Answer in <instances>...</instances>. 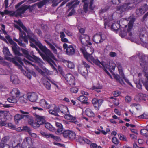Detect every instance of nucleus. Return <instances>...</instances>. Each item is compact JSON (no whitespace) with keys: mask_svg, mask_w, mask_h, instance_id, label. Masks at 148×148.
<instances>
[{"mask_svg":"<svg viewBox=\"0 0 148 148\" xmlns=\"http://www.w3.org/2000/svg\"><path fill=\"white\" fill-rule=\"evenodd\" d=\"M29 41L30 45L32 48L36 47L37 45L40 50L44 53H41L40 55L44 60L46 61L53 69H56L54 65H56L54 61L53 60H56V58L53 53L45 46H43L42 44L39 41H37L35 40V41Z\"/></svg>","mask_w":148,"mask_h":148,"instance_id":"obj_1","label":"nucleus"},{"mask_svg":"<svg viewBox=\"0 0 148 148\" xmlns=\"http://www.w3.org/2000/svg\"><path fill=\"white\" fill-rule=\"evenodd\" d=\"M7 59L8 60V61L14 64L15 65L17 66L18 69H20L21 71L23 70L22 67V66L18 64L17 62L24 66H25L24 65L23 62V61L25 64L26 65H31L34 66L33 64L27 60L25 58H24L22 59L21 57H16L15 58H8Z\"/></svg>","mask_w":148,"mask_h":148,"instance_id":"obj_2","label":"nucleus"},{"mask_svg":"<svg viewBox=\"0 0 148 148\" xmlns=\"http://www.w3.org/2000/svg\"><path fill=\"white\" fill-rule=\"evenodd\" d=\"M7 59L8 60V61L14 64L15 65L17 66L18 69H20L21 71L23 70L22 67V66L18 64L17 62L24 66H25L24 65L23 62V61L25 64L26 65H31L34 66L33 64L27 60L25 58H24L22 59L21 57H16L15 58H8Z\"/></svg>","mask_w":148,"mask_h":148,"instance_id":"obj_3","label":"nucleus"},{"mask_svg":"<svg viewBox=\"0 0 148 148\" xmlns=\"http://www.w3.org/2000/svg\"><path fill=\"white\" fill-rule=\"evenodd\" d=\"M18 24L23 30L25 31L27 34V37L29 39V40L31 41H35V40L37 39L36 36L32 32L29 28H27L24 25L23 23L21 22L19 23Z\"/></svg>","mask_w":148,"mask_h":148,"instance_id":"obj_4","label":"nucleus"},{"mask_svg":"<svg viewBox=\"0 0 148 148\" xmlns=\"http://www.w3.org/2000/svg\"><path fill=\"white\" fill-rule=\"evenodd\" d=\"M7 119L6 114L3 112L1 113L0 115V126H8L10 129L15 130L16 127L14 125L11 123H6Z\"/></svg>","mask_w":148,"mask_h":148,"instance_id":"obj_5","label":"nucleus"},{"mask_svg":"<svg viewBox=\"0 0 148 148\" xmlns=\"http://www.w3.org/2000/svg\"><path fill=\"white\" fill-rule=\"evenodd\" d=\"M22 51L24 55V56L29 60L34 61L38 63H40L42 62V60L41 59L37 57L34 55L31 56L29 53L28 51L23 49L21 48Z\"/></svg>","mask_w":148,"mask_h":148,"instance_id":"obj_6","label":"nucleus"},{"mask_svg":"<svg viewBox=\"0 0 148 148\" xmlns=\"http://www.w3.org/2000/svg\"><path fill=\"white\" fill-rule=\"evenodd\" d=\"M11 94L12 96L8 98L7 101L10 103H16L17 101L15 98L19 97L20 95V92L18 89L14 88L12 89Z\"/></svg>","mask_w":148,"mask_h":148,"instance_id":"obj_7","label":"nucleus"},{"mask_svg":"<svg viewBox=\"0 0 148 148\" xmlns=\"http://www.w3.org/2000/svg\"><path fill=\"white\" fill-rule=\"evenodd\" d=\"M78 0H74L68 3L66 6L69 8V10L73 9L67 15L68 17H70L74 14L75 13V10L74 9L79 4L80 1Z\"/></svg>","mask_w":148,"mask_h":148,"instance_id":"obj_8","label":"nucleus"},{"mask_svg":"<svg viewBox=\"0 0 148 148\" xmlns=\"http://www.w3.org/2000/svg\"><path fill=\"white\" fill-rule=\"evenodd\" d=\"M106 37L104 34L101 33H97L95 34L93 37V40L95 43L99 44L101 43L106 39Z\"/></svg>","mask_w":148,"mask_h":148,"instance_id":"obj_9","label":"nucleus"},{"mask_svg":"<svg viewBox=\"0 0 148 148\" xmlns=\"http://www.w3.org/2000/svg\"><path fill=\"white\" fill-rule=\"evenodd\" d=\"M65 79L67 84L70 85H75V78L74 76L70 73L67 74L64 77Z\"/></svg>","mask_w":148,"mask_h":148,"instance_id":"obj_10","label":"nucleus"},{"mask_svg":"<svg viewBox=\"0 0 148 148\" xmlns=\"http://www.w3.org/2000/svg\"><path fill=\"white\" fill-rule=\"evenodd\" d=\"M137 55L140 59V65L145 70V69L147 67V63L145 60V56L142 53H138Z\"/></svg>","mask_w":148,"mask_h":148,"instance_id":"obj_11","label":"nucleus"},{"mask_svg":"<svg viewBox=\"0 0 148 148\" xmlns=\"http://www.w3.org/2000/svg\"><path fill=\"white\" fill-rule=\"evenodd\" d=\"M78 37L81 41L82 45L85 46L86 45L87 42L90 40V37L89 36L86 34H78Z\"/></svg>","mask_w":148,"mask_h":148,"instance_id":"obj_12","label":"nucleus"},{"mask_svg":"<svg viewBox=\"0 0 148 148\" xmlns=\"http://www.w3.org/2000/svg\"><path fill=\"white\" fill-rule=\"evenodd\" d=\"M29 8V7L27 6V5H22L16 10L17 15H16L19 16L21 17L22 14H24L27 10Z\"/></svg>","mask_w":148,"mask_h":148,"instance_id":"obj_13","label":"nucleus"},{"mask_svg":"<svg viewBox=\"0 0 148 148\" xmlns=\"http://www.w3.org/2000/svg\"><path fill=\"white\" fill-rule=\"evenodd\" d=\"M15 28H16L18 29L20 31L19 35L20 36V39H23V41L25 43L28 44V40L27 38V35L25 32L23 31H22L21 28L18 25H16L15 27Z\"/></svg>","mask_w":148,"mask_h":148,"instance_id":"obj_14","label":"nucleus"},{"mask_svg":"<svg viewBox=\"0 0 148 148\" xmlns=\"http://www.w3.org/2000/svg\"><path fill=\"white\" fill-rule=\"evenodd\" d=\"M95 108L97 110H98L102 103L101 100H98L96 98H94L92 101Z\"/></svg>","mask_w":148,"mask_h":148,"instance_id":"obj_15","label":"nucleus"},{"mask_svg":"<svg viewBox=\"0 0 148 148\" xmlns=\"http://www.w3.org/2000/svg\"><path fill=\"white\" fill-rule=\"evenodd\" d=\"M130 3L124 4L123 5L117 6L116 8V11L119 14H122L126 10L128 6Z\"/></svg>","mask_w":148,"mask_h":148,"instance_id":"obj_16","label":"nucleus"},{"mask_svg":"<svg viewBox=\"0 0 148 148\" xmlns=\"http://www.w3.org/2000/svg\"><path fill=\"white\" fill-rule=\"evenodd\" d=\"M34 115L36 117V121L40 125L44 124L46 123V121L44 116L38 115L36 114H34Z\"/></svg>","mask_w":148,"mask_h":148,"instance_id":"obj_17","label":"nucleus"},{"mask_svg":"<svg viewBox=\"0 0 148 148\" xmlns=\"http://www.w3.org/2000/svg\"><path fill=\"white\" fill-rule=\"evenodd\" d=\"M28 99L31 102H35L36 101L38 98L37 94L34 92L29 93L27 94Z\"/></svg>","mask_w":148,"mask_h":148,"instance_id":"obj_18","label":"nucleus"},{"mask_svg":"<svg viewBox=\"0 0 148 148\" xmlns=\"http://www.w3.org/2000/svg\"><path fill=\"white\" fill-rule=\"evenodd\" d=\"M64 118L69 121L74 123L75 124H78V122L76 119V117L69 114L64 116Z\"/></svg>","mask_w":148,"mask_h":148,"instance_id":"obj_19","label":"nucleus"},{"mask_svg":"<svg viewBox=\"0 0 148 148\" xmlns=\"http://www.w3.org/2000/svg\"><path fill=\"white\" fill-rule=\"evenodd\" d=\"M49 112L51 114L58 116L59 115L58 113L60 112V108L56 106L53 107V109H50Z\"/></svg>","mask_w":148,"mask_h":148,"instance_id":"obj_20","label":"nucleus"},{"mask_svg":"<svg viewBox=\"0 0 148 148\" xmlns=\"http://www.w3.org/2000/svg\"><path fill=\"white\" fill-rule=\"evenodd\" d=\"M82 51L83 53L85 58L88 61H92L95 59L92 56V54L93 52H92L91 54L88 53L87 52H85L82 48L80 49Z\"/></svg>","mask_w":148,"mask_h":148,"instance_id":"obj_21","label":"nucleus"},{"mask_svg":"<svg viewBox=\"0 0 148 148\" xmlns=\"http://www.w3.org/2000/svg\"><path fill=\"white\" fill-rule=\"evenodd\" d=\"M140 38L141 41L144 43L148 44V35L144 34L140 32Z\"/></svg>","mask_w":148,"mask_h":148,"instance_id":"obj_22","label":"nucleus"},{"mask_svg":"<svg viewBox=\"0 0 148 148\" xmlns=\"http://www.w3.org/2000/svg\"><path fill=\"white\" fill-rule=\"evenodd\" d=\"M11 45H12V50L16 55L19 56H21L22 55V54L18 50L17 48V45L15 42Z\"/></svg>","mask_w":148,"mask_h":148,"instance_id":"obj_23","label":"nucleus"},{"mask_svg":"<svg viewBox=\"0 0 148 148\" xmlns=\"http://www.w3.org/2000/svg\"><path fill=\"white\" fill-rule=\"evenodd\" d=\"M29 115L17 114L15 115L14 116L15 123L16 124H18L19 123V121L21 119L25 117H27V118H29Z\"/></svg>","mask_w":148,"mask_h":148,"instance_id":"obj_24","label":"nucleus"},{"mask_svg":"<svg viewBox=\"0 0 148 148\" xmlns=\"http://www.w3.org/2000/svg\"><path fill=\"white\" fill-rule=\"evenodd\" d=\"M56 125L57 127L56 133L57 134H61L63 131V127L62 124L59 122H56Z\"/></svg>","mask_w":148,"mask_h":148,"instance_id":"obj_25","label":"nucleus"},{"mask_svg":"<svg viewBox=\"0 0 148 148\" xmlns=\"http://www.w3.org/2000/svg\"><path fill=\"white\" fill-rule=\"evenodd\" d=\"M40 104L42 107L49 109L51 107V105L49 104L45 99H42L40 101Z\"/></svg>","mask_w":148,"mask_h":148,"instance_id":"obj_26","label":"nucleus"},{"mask_svg":"<svg viewBox=\"0 0 148 148\" xmlns=\"http://www.w3.org/2000/svg\"><path fill=\"white\" fill-rule=\"evenodd\" d=\"M28 123L34 129H36L40 126V125L38 122L36 121V120L34 122L32 119H30L28 121Z\"/></svg>","mask_w":148,"mask_h":148,"instance_id":"obj_27","label":"nucleus"},{"mask_svg":"<svg viewBox=\"0 0 148 148\" xmlns=\"http://www.w3.org/2000/svg\"><path fill=\"white\" fill-rule=\"evenodd\" d=\"M10 81L12 83L15 84H18L20 82L18 76L14 75H12L10 77Z\"/></svg>","mask_w":148,"mask_h":148,"instance_id":"obj_28","label":"nucleus"},{"mask_svg":"<svg viewBox=\"0 0 148 148\" xmlns=\"http://www.w3.org/2000/svg\"><path fill=\"white\" fill-rule=\"evenodd\" d=\"M77 99L79 100L82 103L84 104H86L87 105L89 104V103L87 101L88 99V97L84 95H81L78 97Z\"/></svg>","mask_w":148,"mask_h":148,"instance_id":"obj_29","label":"nucleus"},{"mask_svg":"<svg viewBox=\"0 0 148 148\" xmlns=\"http://www.w3.org/2000/svg\"><path fill=\"white\" fill-rule=\"evenodd\" d=\"M66 53L69 55H72L75 53V49L72 45H69L66 50Z\"/></svg>","mask_w":148,"mask_h":148,"instance_id":"obj_30","label":"nucleus"},{"mask_svg":"<svg viewBox=\"0 0 148 148\" xmlns=\"http://www.w3.org/2000/svg\"><path fill=\"white\" fill-rule=\"evenodd\" d=\"M3 51L4 54L5 58L7 60L8 58H10L9 56H12L11 54L9 51V50L8 47H4L3 48Z\"/></svg>","mask_w":148,"mask_h":148,"instance_id":"obj_31","label":"nucleus"},{"mask_svg":"<svg viewBox=\"0 0 148 148\" xmlns=\"http://www.w3.org/2000/svg\"><path fill=\"white\" fill-rule=\"evenodd\" d=\"M64 114V116L69 113L68 108L66 106L62 105L61 109H60V112Z\"/></svg>","mask_w":148,"mask_h":148,"instance_id":"obj_32","label":"nucleus"},{"mask_svg":"<svg viewBox=\"0 0 148 148\" xmlns=\"http://www.w3.org/2000/svg\"><path fill=\"white\" fill-rule=\"evenodd\" d=\"M49 3V0H43L37 3L36 4L38 8H41L44 5Z\"/></svg>","mask_w":148,"mask_h":148,"instance_id":"obj_33","label":"nucleus"},{"mask_svg":"<svg viewBox=\"0 0 148 148\" xmlns=\"http://www.w3.org/2000/svg\"><path fill=\"white\" fill-rule=\"evenodd\" d=\"M23 129L24 130L27 132L32 137L34 138L36 137L37 135L36 134L32 132L31 130L27 126L24 127Z\"/></svg>","mask_w":148,"mask_h":148,"instance_id":"obj_34","label":"nucleus"},{"mask_svg":"<svg viewBox=\"0 0 148 148\" xmlns=\"http://www.w3.org/2000/svg\"><path fill=\"white\" fill-rule=\"evenodd\" d=\"M85 112L86 114L89 117H94L95 116L93 111L89 108H86Z\"/></svg>","mask_w":148,"mask_h":148,"instance_id":"obj_35","label":"nucleus"},{"mask_svg":"<svg viewBox=\"0 0 148 148\" xmlns=\"http://www.w3.org/2000/svg\"><path fill=\"white\" fill-rule=\"evenodd\" d=\"M46 78L43 79L42 81L44 85L45 88L48 90H50L51 88V84L46 79Z\"/></svg>","mask_w":148,"mask_h":148,"instance_id":"obj_36","label":"nucleus"},{"mask_svg":"<svg viewBox=\"0 0 148 148\" xmlns=\"http://www.w3.org/2000/svg\"><path fill=\"white\" fill-rule=\"evenodd\" d=\"M114 77L116 81L122 85H125V84L124 82L123 79L120 77L119 75H115L114 76Z\"/></svg>","mask_w":148,"mask_h":148,"instance_id":"obj_37","label":"nucleus"},{"mask_svg":"<svg viewBox=\"0 0 148 148\" xmlns=\"http://www.w3.org/2000/svg\"><path fill=\"white\" fill-rule=\"evenodd\" d=\"M20 39V36L19 35V40H18L17 39H16V38H14L13 40L17 42L18 44L21 46L22 47H26V44H27L26 43H23L22 42L23 41V39Z\"/></svg>","mask_w":148,"mask_h":148,"instance_id":"obj_38","label":"nucleus"},{"mask_svg":"<svg viewBox=\"0 0 148 148\" xmlns=\"http://www.w3.org/2000/svg\"><path fill=\"white\" fill-rule=\"evenodd\" d=\"M145 76L146 77L145 81H142L143 84L145 86L146 90L148 91V74H145Z\"/></svg>","mask_w":148,"mask_h":148,"instance_id":"obj_39","label":"nucleus"},{"mask_svg":"<svg viewBox=\"0 0 148 148\" xmlns=\"http://www.w3.org/2000/svg\"><path fill=\"white\" fill-rule=\"evenodd\" d=\"M92 62L96 65L99 66L101 68L102 67L100 65V64L102 65L103 66H104V62H100L98 59H94Z\"/></svg>","mask_w":148,"mask_h":148,"instance_id":"obj_40","label":"nucleus"},{"mask_svg":"<svg viewBox=\"0 0 148 148\" xmlns=\"http://www.w3.org/2000/svg\"><path fill=\"white\" fill-rule=\"evenodd\" d=\"M76 136L75 133L72 131L70 130V133L69 134L68 138L70 140H73L75 139Z\"/></svg>","mask_w":148,"mask_h":148,"instance_id":"obj_41","label":"nucleus"},{"mask_svg":"<svg viewBox=\"0 0 148 148\" xmlns=\"http://www.w3.org/2000/svg\"><path fill=\"white\" fill-rule=\"evenodd\" d=\"M64 62L66 64L68 67L70 69H73L74 68L75 65L71 61L65 60Z\"/></svg>","mask_w":148,"mask_h":148,"instance_id":"obj_42","label":"nucleus"},{"mask_svg":"<svg viewBox=\"0 0 148 148\" xmlns=\"http://www.w3.org/2000/svg\"><path fill=\"white\" fill-rule=\"evenodd\" d=\"M134 19H133L132 20L130 21L127 28V32H130L132 29L133 26V23L134 21Z\"/></svg>","mask_w":148,"mask_h":148,"instance_id":"obj_43","label":"nucleus"},{"mask_svg":"<svg viewBox=\"0 0 148 148\" xmlns=\"http://www.w3.org/2000/svg\"><path fill=\"white\" fill-rule=\"evenodd\" d=\"M45 127L48 130L50 131H53L54 130V128L49 123H45Z\"/></svg>","mask_w":148,"mask_h":148,"instance_id":"obj_44","label":"nucleus"},{"mask_svg":"<svg viewBox=\"0 0 148 148\" xmlns=\"http://www.w3.org/2000/svg\"><path fill=\"white\" fill-rule=\"evenodd\" d=\"M27 95H24L20 98V102L22 103H26L27 101Z\"/></svg>","mask_w":148,"mask_h":148,"instance_id":"obj_45","label":"nucleus"},{"mask_svg":"<svg viewBox=\"0 0 148 148\" xmlns=\"http://www.w3.org/2000/svg\"><path fill=\"white\" fill-rule=\"evenodd\" d=\"M119 24L117 23H113L111 26L110 27L111 29L112 30L114 31H117L119 29V28L117 26H119Z\"/></svg>","mask_w":148,"mask_h":148,"instance_id":"obj_46","label":"nucleus"},{"mask_svg":"<svg viewBox=\"0 0 148 148\" xmlns=\"http://www.w3.org/2000/svg\"><path fill=\"white\" fill-rule=\"evenodd\" d=\"M80 72L82 75L86 77L88 73L87 69L85 68H81Z\"/></svg>","mask_w":148,"mask_h":148,"instance_id":"obj_47","label":"nucleus"},{"mask_svg":"<svg viewBox=\"0 0 148 148\" xmlns=\"http://www.w3.org/2000/svg\"><path fill=\"white\" fill-rule=\"evenodd\" d=\"M109 66L110 70H112L114 71L115 70V67L116 66V64L112 61L109 62Z\"/></svg>","mask_w":148,"mask_h":148,"instance_id":"obj_48","label":"nucleus"},{"mask_svg":"<svg viewBox=\"0 0 148 148\" xmlns=\"http://www.w3.org/2000/svg\"><path fill=\"white\" fill-rule=\"evenodd\" d=\"M49 2L52 3V6L53 7L57 6L58 4L60 2L58 1V0H49Z\"/></svg>","mask_w":148,"mask_h":148,"instance_id":"obj_49","label":"nucleus"},{"mask_svg":"<svg viewBox=\"0 0 148 148\" xmlns=\"http://www.w3.org/2000/svg\"><path fill=\"white\" fill-rule=\"evenodd\" d=\"M88 0H83L82 1L83 2H84V5H83V9L84 11L86 13L88 11V4L85 2Z\"/></svg>","mask_w":148,"mask_h":148,"instance_id":"obj_50","label":"nucleus"},{"mask_svg":"<svg viewBox=\"0 0 148 148\" xmlns=\"http://www.w3.org/2000/svg\"><path fill=\"white\" fill-rule=\"evenodd\" d=\"M70 90L72 93H76L78 92V89L77 87L74 86L71 88Z\"/></svg>","mask_w":148,"mask_h":148,"instance_id":"obj_51","label":"nucleus"},{"mask_svg":"<svg viewBox=\"0 0 148 148\" xmlns=\"http://www.w3.org/2000/svg\"><path fill=\"white\" fill-rule=\"evenodd\" d=\"M143 11V9L142 8L137 9L136 11V15L138 16L141 15L143 13H144V12Z\"/></svg>","mask_w":148,"mask_h":148,"instance_id":"obj_52","label":"nucleus"},{"mask_svg":"<svg viewBox=\"0 0 148 148\" xmlns=\"http://www.w3.org/2000/svg\"><path fill=\"white\" fill-rule=\"evenodd\" d=\"M70 130H66L62 131V134L63 137L65 138H67L70 133Z\"/></svg>","mask_w":148,"mask_h":148,"instance_id":"obj_53","label":"nucleus"},{"mask_svg":"<svg viewBox=\"0 0 148 148\" xmlns=\"http://www.w3.org/2000/svg\"><path fill=\"white\" fill-rule=\"evenodd\" d=\"M10 138V137L8 136H5L2 138L1 140V142H3L6 144L9 141Z\"/></svg>","mask_w":148,"mask_h":148,"instance_id":"obj_54","label":"nucleus"},{"mask_svg":"<svg viewBox=\"0 0 148 148\" xmlns=\"http://www.w3.org/2000/svg\"><path fill=\"white\" fill-rule=\"evenodd\" d=\"M118 136L120 140H121L123 141H127V140L126 137L125 136L122 134H118Z\"/></svg>","mask_w":148,"mask_h":148,"instance_id":"obj_55","label":"nucleus"},{"mask_svg":"<svg viewBox=\"0 0 148 148\" xmlns=\"http://www.w3.org/2000/svg\"><path fill=\"white\" fill-rule=\"evenodd\" d=\"M37 71L40 74H41L42 75L44 76V78H46V76H47V75H45V74L46 73L45 72H44L42 70L40 69L37 67L36 69Z\"/></svg>","mask_w":148,"mask_h":148,"instance_id":"obj_56","label":"nucleus"},{"mask_svg":"<svg viewBox=\"0 0 148 148\" xmlns=\"http://www.w3.org/2000/svg\"><path fill=\"white\" fill-rule=\"evenodd\" d=\"M5 38L9 42L11 45H12L15 42L13 41L12 39L10 38V36L9 35H7L5 36Z\"/></svg>","mask_w":148,"mask_h":148,"instance_id":"obj_57","label":"nucleus"},{"mask_svg":"<svg viewBox=\"0 0 148 148\" xmlns=\"http://www.w3.org/2000/svg\"><path fill=\"white\" fill-rule=\"evenodd\" d=\"M140 133L142 135L146 136L148 134V130L145 129H142Z\"/></svg>","mask_w":148,"mask_h":148,"instance_id":"obj_58","label":"nucleus"},{"mask_svg":"<svg viewBox=\"0 0 148 148\" xmlns=\"http://www.w3.org/2000/svg\"><path fill=\"white\" fill-rule=\"evenodd\" d=\"M94 0H89V9L91 10H93L94 8V7L92 6Z\"/></svg>","mask_w":148,"mask_h":148,"instance_id":"obj_59","label":"nucleus"},{"mask_svg":"<svg viewBox=\"0 0 148 148\" xmlns=\"http://www.w3.org/2000/svg\"><path fill=\"white\" fill-rule=\"evenodd\" d=\"M84 138L81 137V136H78L77 138V142H79L80 143H84Z\"/></svg>","mask_w":148,"mask_h":148,"instance_id":"obj_60","label":"nucleus"},{"mask_svg":"<svg viewBox=\"0 0 148 148\" xmlns=\"http://www.w3.org/2000/svg\"><path fill=\"white\" fill-rule=\"evenodd\" d=\"M138 118L139 119H148V115L145 114H143L138 116Z\"/></svg>","mask_w":148,"mask_h":148,"instance_id":"obj_61","label":"nucleus"},{"mask_svg":"<svg viewBox=\"0 0 148 148\" xmlns=\"http://www.w3.org/2000/svg\"><path fill=\"white\" fill-rule=\"evenodd\" d=\"M40 133L41 135L45 136L47 138H50V134L47 133L45 132L41 131L40 132Z\"/></svg>","mask_w":148,"mask_h":148,"instance_id":"obj_62","label":"nucleus"},{"mask_svg":"<svg viewBox=\"0 0 148 148\" xmlns=\"http://www.w3.org/2000/svg\"><path fill=\"white\" fill-rule=\"evenodd\" d=\"M90 147V148H102L100 146H97V144L95 143L91 144Z\"/></svg>","mask_w":148,"mask_h":148,"instance_id":"obj_63","label":"nucleus"},{"mask_svg":"<svg viewBox=\"0 0 148 148\" xmlns=\"http://www.w3.org/2000/svg\"><path fill=\"white\" fill-rule=\"evenodd\" d=\"M112 141L113 143L115 145H117L119 143V140L116 137H113L112 139Z\"/></svg>","mask_w":148,"mask_h":148,"instance_id":"obj_64","label":"nucleus"}]
</instances>
